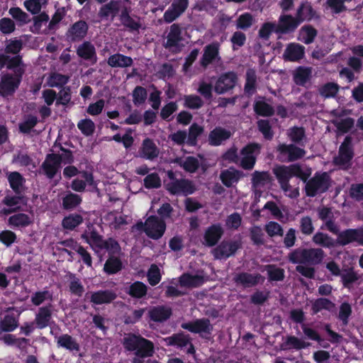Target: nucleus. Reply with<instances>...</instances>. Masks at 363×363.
I'll list each match as a JSON object with an SVG mask.
<instances>
[{
	"instance_id": "obj_58",
	"label": "nucleus",
	"mask_w": 363,
	"mask_h": 363,
	"mask_svg": "<svg viewBox=\"0 0 363 363\" xmlns=\"http://www.w3.org/2000/svg\"><path fill=\"white\" fill-rule=\"evenodd\" d=\"M69 77L59 73H52L48 79L47 83L50 86H62L67 83Z\"/></svg>"
},
{
	"instance_id": "obj_48",
	"label": "nucleus",
	"mask_w": 363,
	"mask_h": 363,
	"mask_svg": "<svg viewBox=\"0 0 363 363\" xmlns=\"http://www.w3.org/2000/svg\"><path fill=\"white\" fill-rule=\"evenodd\" d=\"M289 261L294 264L306 265V248L298 247L288 255Z\"/></svg>"
},
{
	"instance_id": "obj_28",
	"label": "nucleus",
	"mask_w": 363,
	"mask_h": 363,
	"mask_svg": "<svg viewBox=\"0 0 363 363\" xmlns=\"http://www.w3.org/2000/svg\"><path fill=\"white\" fill-rule=\"evenodd\" d=\"M74 160H44L41 168L48 178L52 179L56 175L61 163L70 164Z\"/></svg>"
},
{
	"instance_id": "obj_21",
	"label": "nucleus",
	"mask_w": 363,
	"mask_h": 363,
	"mask_svg": "<svg viewBox=\"0 0 363 363\" xmlns=\"http://www.w3.org/2000/svg\"><path fill=\"white\" fill-rule=\"evenodd\" d=\"M242 176L243 174L241 171L234 168H229L221 171L220 179L223 185L229 188L234 184H237Z\"/></svg>"
},
{
	"instance_id": "obj_27",
	"label": "nucleus",
	"mask_w": 363,
	"mask_h": 363,
	"mask_svg": "<svg viewBox=\"0 0 363 363\" xmlns=\"http://www.w3.org/2000/svg\"><path fill=\"white\" fill-rule=\"evenodd\" d=\"M332 113L335 116H337V118L333 121V123L337 128L338 133H347L352 127L354 124V121L352 118H340L342 113H343L342 111L334 110Z\"/></svg>"
},
{
	"instance_id": "obj_4",
	"label": "nucleus",
	"mask_w": 363,
	"mask_h": 363,
	"mask_svg": "<svg viewBox=\"0 0 363 363\" xmlns=\"http://www.w3.org/2000/svg\"><path fill=\"white\" fill-rule=\"evenodd\" d=\"M22 48V42L18 40H12L8 42L5 53L0 54V65L7 66L9 69L18 68L21 67V59L19 55L10 57L8 54L16 55Z\"/></svg>"
},
{
	"instance_id": "obj_23",
	"label": "nucleus",
	"mask_w": 363,
	"mask_h": 363,
	"mask_svg": "<svg viewBox=\"0 0 363 363\" xmlns=\"http://www.w3.org/2000/svg\"><path fill=\"white\" fill-rule=\"evenodd\" d=\"M310 345V343L299 339L294 335L286 336L285 340L280 345V349L284 351L305 349Z\"/></svg>"
},
{
	"instance_id": "obj_54",
	"label": "nucleus",
	"mask_w": 363,
	"mask_h": 363,
	"mask_svg": "<svg viewBox=\"0 0 363 363\" xmlns=\"http://www.w3.org/2000/svg\"><path fill=\"white\" fill-rule=\"evenodd\" d=\"M260 152V146L256 143L246 145L241 150V159H256Z\"/></svg>"
},
{
	"instance_id": "obj_50",
	"label": "nucleus",
	"mask_w": 363,
	"mask_h": 363,
	"mask_svg": "<svg viewBox=\"0 0 363 363\" xmlns=\"http://www.w3.org/2000/svg\"><path fill=\"white\" fill-rule=\"evenodd\" d=\"M82 202L80 196L72 192H69L62 198V207L65 210H72L75 208Z\"/></svg>"
},
{
	"instance_id": "obj_19",
	"label": "nucleus",
	"mask_w": 363,
	"mask_h": 363,
	"mask_svg": "<svg viewBox=\"0 0 363 363\" xmlns=\"http://www.w3.org/2000/svg\"><path fill=\"white\" fill-rule=\"evenodd\" d=\"M301 23L298 19L290 15H282L279 18L277 33H286L294 31Z\"/></svg>"
},
{
	"instance_id": "obj_13",
	"label": "nucleus",
	"mask_w": 363,
	"mask_h": 363,
	"mask_svg": "<svg viewBox=\"0 0 363 363\" xmlns=\"http://www.w3.org/2000/svg\"><path fill=\"white\" fill-rule=\"evenodd\" d=\"M238 77L235 72H228L221 74L216 80L214 90L218 94H224L235 87Z\"/></svg>"
},
{
	"instance_id": "obj_26",
	"label": "nucleus",
	"mask_w": 363,
	"mask_h": 363,
	"mask_svg": "<svg viewBox=\"0 0 363 363\" xmlns=\"http://www.w3.org/2000/svg\"><path fill=\"white\" fill-rule=\"evenodd\" d=\"M305 48L298 43H290L287 45L284 57L289 61L295 62L303 58Z\"/></svg>"
},
{
	"instance_id": "obj_8",
	"label": "nucleus",
	"mask_w": 363,
	"mask_h": 363,
	"mask_svg": "<svg viewBox=\"0 0 363 363\" xmlns=\"http://www.w3.org/2000/svg\"><path fill=\"white\" fill-rule=\"evenodd\" d=\"M336 235H338L340 246L343 247L351 243L363 246V225L357 228H347L342 231L339 230Z\"/></svg>"
},
{
	"instance_id": "obj_37",
	"label": "nucleus",
	"mask_w": 363,
	"mask_h": 363,
	"mask_svg": "<svg viewBox=\"0 0 363 363\" xmlns=\"http://www.w3.org/2000/svg\"><path fill=\"white\" fill-rule=\"evenodd\" d=\"M126 293L134 298H142L147 295V286L143 282L136 281L129 286Z\"/></svg>"
},
{
	"instance_id": "obj_41",
	"label": "nucleus",
	"mask_w": 363,
	"mask_h": 363,
	"mask_svg": "<svg viewBox=\"0 0 363 363\" xmlns=\"http://www.w3.org/2000/svg\"><path fill=\"white\" fill-rule=\"evenodd\" d=\"M315 15V12L308 2L302 3L296 12V18L301 23L311 20Z\"/></svg>"
},
{
	"instance_id": "obj_43",
	"label": "nucleus",
	"mask_w": 363,
	"mask_h": 363,
	"mask_svg": "<svg viewBox=\"0 0 363 363\" xmlns=\"http://www.w3.org/2000/svg\"><path fill=\"white\" fill-rule=\"evenodd\" d=\"M218 50L219 44L217 43L206 46L201 60L202 65L206 66L216 59L218 55Z\"/></svg>"
},
{
	"instance_id": "obj_15",
	"label": "nucleus",
	"mask_w": 363,
	"mask_h": 363,
	"mask_svg": "<svg viewBox=\"0 0 363 363\" xmlns=\"http://www.w3.org/2000/svg\"><path fill=\"white\" fill-rule=\"evenodd\" d=\"M224 230L220 223L212 224L208 227L203 235L204 244L213 247L218 244L223 235Z\"/></svg>"
},
{
	"instance_id": "obj_29",
	"label": "nucleus",
	"mask_w": 363,
	"mask_h": 363,
	"mask_svg": "<svg viewBox=\"0 0 363 363\" xmlns=\"http://www.w3.org/2000/svg\"><path fill=\"white\" fill-rule=\"evenodd\" d=\"M77 53L80 57L89 60L93 64L96 62L95 48L89 42H84L80 45L77 48Z\"/></svg>"
},
{
	"instance_id": "obj_56",
	"label": "nucleus",
	"mask_w": 363,
	"mask_h": 363,
	"mask_svg": "<svg viewBox=\"0 0 363 363\" xmlns=\"http://www.w3.org/2000/svg\"><path fill=\"white\" fill-rule=\"evenodd\" d=\"M311 74V69L306 67H298L294 72V79L297 84H304Z\"/></svg>"
},
{
	"instance_id": "obj_30",
	"label": "nucleus",
	"mask_w": 363,
	"mask_h": 363,
	"mask_svg": "<svg viewBox=\"0 0 363 363\" xmlns=\"http://www.w3.org/2000/svg\"><path fill=\"white\" fill-rule=\"evenodd\" d=\"M120 9L119 2L111 1L109 3L101 7L99 11V16L101 19H108L113 21L114 17L118 14Z\"/></svg>"
},
{
	"instance_id": "obj_44",
	"label": "nucleus",
	"mask_w": 363,
	"mask_h": 363,
	"mask_svg": "<svg viewBox=\"0 0 363 363\" xmlns=\"http://www.w3.org/2000/svg\"><path fill=\"white\" fill-rule=\"evenodd\" d=\"M141 154L147 159H154L158 157L159 150L151 140L145 139L143 143Z\"/></svg>"
},
{
	"instance_id": "obj_7",
	"label": "nucleus",
	"mask_w": 363,
	"mask_h": 363,
	"mask_svg": "<svg viewBox=\"0 0 363 363\" xmlns=\"http://www.w3.org/2000/svg\"><path fill=\"white\" fill-rule=\"evenodd\" d=\"M181 327L191 333L200 334L201 337L206 340H210L213 330L210 320L207 318H198L193 321L183 323Z\"/></svg>"
},
{
	"instance_id": "obj_17",
	"label": "nucleus",
	"mask_w": 363,
	"mask_h": 363,
	"mask_svg": "<svg viewBox=\"0 0 363 363\" xmlns=\"http://www.w3.org/2000/svg\"><path fill=\"white\" fill-rule=\"evenodd\" d=\"M172 315V308L166 306H153L148 311L150 319L156 323H163L167 320Z\"/></svg>"
},
{
	"instance_id": "obj_10",
	"label": "nucleus",
	"mask_w": 363,
	"mask_h": 363,
	"mask_svg": "<svg viewBox=\"0 0 363 363\" xmlns=\"http://www.w3.org/2000/svg\"><path fill=\"white\" fill-rule=\"evenodd\" d=\"M318 218L323 222L320 226L321 230L326 229L333 235L338 233L340 228L335 223L332 208L327 206L318 207L317 208Z\"/></svg>"
},
{
	"instance_id": "obj_49",
	"label": "nucleus",
	"mask_w": 363,
	"mask_h": 363,
	"mask_svg": "<svg viewBox=\"0 0 363 363\" xmlns=\"http://www.w3.org/2000/svg\"><path fill=\"white\" fill-rule=\"evenodd\" d=\"M340 276L341 277L343 286L347 289H350L351 286L359 278L358 274L354 272L352 268L344 270Z\"/></svg>"
},
{
	"instance_id": "obj_55",
	"label": "nucleus",
	"mask_w": 363,
	"mask_h": 363,
	"mask_svg": "<svg viewBox=\"0 0 363 363\" xmlns=\"http://www.w3.org/2000/svg\"><path fill=\"white\" fill-rule=\"evenodd\" d=\"M147 277L148 282L151 286H154L160 283L162 275L160 269L157 264H152L150 265L147 273Z\"/></svg>"
},
{
	"instance_id": "obj_1",
	"label": "nucleus",
	"mask_w": 363,
	"mask_h": 363,
	"mask_svg": "<svg viewBox=\"0 0 363 363\" xmlns=\"http://www.w3.org/2000/svg\"><path fill=\"white\" fill-rule=\"evenodd\" d=\"M273 173L281 189L285 192L291 189L289 180L292 177L298 178L303 182H306L305 191L307 196L314 197L319 193H325L330 187V177L326 172L321 174H316L308 179L312 169L306 165L293 164L289 166H278L273 169Z\"/></svg>"
},
{
	"instance_id": "obj_3",
	"label": "nucleus",
	"mask_w": 363,
	"mask_h": 363,
	"mask_svg": "<svg viewBox=\"0 0 363 363\" xmlns=\"http://www.w3.org/2000/svg\"><path fill=\"white\" fill-rule=\"evenodd\" d=\"M164 189L171 195L188 196L194 194L196 188L194 182L187 179H177L173 170L167 171V178L163 179Z\"/></svg>"
},
{
	"instance_id": "obj_64",
	"label": "nucleus",
	"mask_w": 363,
	"mask_h": 363,
	"mask_svg": "<svg viewBox=\"0 0 363 363\" xmlns=\"http://www.w3.org/2000/svg\"><path fill=\"white\" fill-rule=\"evenodd\" d=\"M69 289L71 294L79 297H81L84 291V286L75 275H73V279L69 282Z\"/></svg>"
},
{
	"instance_id": "obj_5",
	"label": "nucleus",
	"mask_w": 363,
	"mask_h": 363,
	"mask_svg": "<svg viewBox=\"0 0 363 363\" xmlns=\"http://www.w3.org/2000/svg\"><path fill=\"white\" fill-rule=\"evenodd\" d=\"M138 225L144 230L149 238L153 240H158L162 238L166 230L164 220L156 216L148 217L144 223L140 222Z\"/></svg>"
},
{
	"instance_id": "obj_62",
	"label": "nucleus",
	"mask_w": 363,
	"mask_h": 363,
	"mask_svg": "<svg viewBox=\"0 0 363 363\" xmlns=\"http://www.w3.org/2000/svg\"><path fill=\"white\" fill-rule=\"evenodd\" d=\"M144 186L147 189H158L161 186V179L157 173L147 174L144 179Z\"/></svg>"
},
{
	"instance_id": "obj_9",
	"label": "nucleus",
	"mask_w": 363,
	"mask_h": 363,
	"mask_svg": "<svg viewBox=\"0 0 363 363\" xmlns=\"http://www.w3.org/2000/svg\"><path fill=\"white\" fill-rule=\"evenodd\" d=\"M15 74H5L0 83V94L3 96L12 94L18 88L23 69L22 67L15 68Z\"/></svg>"
},
{
	"instance_id": "obj_60",
	"label": "nucleus",
	"mask_w": 363,
	"mask_h": 363,
	"mask_svg": "<svg viewBox=\"0 0 363 363\" xmlns=\"http://www.w3.org/2000/svg\"><path fill=\"white\" fill-rule=\"evenodd\" d=\"M250 240L254 245H262L264 243V233L260 226L254 225L250 229Z\"/></svg>"
},
{
	"instance_id": "obj_42",
	"label": "nucleus",
	"mask_w": 363,
	"mask_h": 363,
	"mask_svg": "<svg viewBox=\"0 0 363 363\" xmlns=\"http://www.w3.org/2000/svg\"><path fill=\"white\" fill-rule=\"evenodd\" d=\"M7 178L12 190L16 194H21V187L26 182L23 177L18 172H12L9 174Z\"/></svg>"
},
{
	"instance_id": "obj_18",
	"label": "nucleus",
	"mask_w": 363,
	"mask_h": 363,
	"mask_svg": "<svg viewBox=\"0 0 363 363\" xmlns=\"http://www.w3.org/2000/svg\"><path fill=\"white\" fill-rule=\"evenodd\" d=\"M117 298L116 293L111 289L99 290L91 294L90 301L96 305L108 304Z\"/></svg>"
},
{
	"instance_id": "obj_45",
	"label": "nucleus",
	"mask_w": 363,
	"mask_h": 363,
	"mask_svg": "<svg viewBox=\"0 0 363 363\" xmlns=\"http://www.w3.org/2000/svg\"><path fill=\"white\" fill-rule=\"evenodd\" d=\"M83 217L79 213H71L65 216L62 225L65 229L72 230L83 223Z\"/></svg>"
},
{
	"instance_id": "obj_47",
	"label": "nucleus",
	"mask_w": 363,
	"mask_h": 363,
	"mask_svg": "<svg viewBox=\"0 0 363 363\" xmlns=\"http://www.w3.org/2000/svg\"><path fill=\"white\" fill-rule=\"evenodd\" d=\"M181 30L178 25L173 24L170 27V31L167 35L166 46L170 49H173L178 45L181 40Z\"/></svg>"
},
{
	"instance_id": "obj_39",
	"label": "nucleus",
	"mask_w": 363,
	"mask_h": 363,
	"mask_svg": "<svg viewBox=\"0 0 363 363\" xmlns=\"http://www.w3.org/2000/svg\"><path fill=\"white\" fill-rule=\"evenodd\" d=\"M334 307L335 303L332 302L330 299L326 298H318L312 303V314H318L322 310L330 311L334 308Z\"/></svg>"
},
{
	"instance_id": "obj_63",
	"label": "nucleus",
	"mask_w": 363,
	"mask_h": 363,
	"mask_svg": "<svg viewBox=\"0 0 363 363\" xmlns=\"http://www.w3.org/2000/svg\"><path fill=\"white\" fill-rule=\"evenodd\" d=\"M352 313V307L349 303L344 302L340 305L338 318L342 321L343 325L348 324L349 318Z\"/></svg>"
},
{
	"instance_id": "obj_6",
	"label": "nucleus",
	"mask_w": 363,
	"mask_h": 363,
	"mask_svg": "<svg viewBox=\"0 0 363 363\" xmlns=\"http://www.w3.org/2000/svg\"><path fill=\"white\" fill-rule=\"evenodd\" d=\"M89 239L96 248L100 250H106L110 257L118 255L121 251V247L116 239L108 238L104 240L102 235H99L96 230L90 232Z\"/></svg>"
},
{
	"instance_id": "obj_31",
	"label": "nucleus",
	"mask_w": 363,
	"mask_h": 363,
	"mask_svg": "<svg viewBox=\"0 0 363 363\" xmlns=\"http://www.w3.org/2000/svg\"><path fill=\"white\" fill-rule=\"evenodd\" d=\"M277 150L283 156H289V159H298L304 157L305 151L293 145L281 144L277 147Z\"/></svg>"
},
{
	"instance_id": "obj_52",
	"label": "nucleus",
	"mask_w": 363,
	"mask_h": 363,
	"mask_svg": "<svg viewBox=\"0 0 363 363\" xmlns=\"http://www.w3.org/2000/svg\"><path fill=\"white\" fill-rule=\"evenodd\" d=\"M316 34V30L311 26H303L299 31L298 39L306 44H309L313 41Z\"/></svg>"
},
{
	"instance_id": "obj_36",
	"label": "nucleus",
	"mask_w": 363,
	"mask_h": 363,
	"mask_svg": "<svg viewBox=\"0 0 363 363\" xmlns=\"http://www.w3.org/2000/svg\"><path fill=\"white\" fill-rule=\"evenodd\" d=\"M231 136L230 131L222 128H216L209 134L208 140L212 145H219Z\"/></svg>"
},
{
	"instance_id": "obj_46",
	"label": "nucleus",
	"mask_w": 363,
	"mask_h": 363,
	"mask_svg": "<svg viewBox=\"0 0 363 363\" xmlns=\"http://www.w3.org/2000/svg\"><path fill=\"white\" fill-rule=\"evenodd\" d=\"M9 223L14 227L25 228L31 224L32 220L28 215L19 213L10 216Z\"/></svg>"
},
{
	"instance_id": "obj_16",
	"label": "nucleus",
	"mask_w": 363,
	"mask_h": 363,
	"mask_svg": "<svg viewBox=\"0 0 363 363\" xmlns=\"http://www.w3.org/2000/svg\"><path fill=\"white\" fill-rule=\"evenodd\" d=\"M187 6L188 0H174L164 14V21L167 23L172 22L186 10Z\"/></svg>"
},
{
	"instance_id": "obj_57",
	"label": "nucleus",
	"mask_w": 363,
	"mask_h": 363,
	"mask_svg": "<svg viewBox=\"0 0 363 363\" xmlns=\"http://www.w3.org/2000/svg\"><path fill=\"white\" fill-rule=\"evenodd\" d=\"M255 23L252 15L250 13L241 14L236 20V26L238 28L246 30L250 28Z\"/></svg>"
},
{
	"instance_id": "obj_34",
	"label": "nucleus",
	"mask_w": 363,
	"mask_h": 363,
	"mask_svg": "<svg viewBox=\"0 0 363 363\" xmlns=\"http://www.w3.org/2000/svg\"><path fill=\"white\" fill-rule=\"evenodd\" d=\"M88 30L86 22L79 21L76 22L68 30V37L72 40H77L83 38Z\"/></svg>"
},
{
	"instance_id": "obj_24",
	"label": "nucleus",
	"mask_w": 363,
	"mask_h": 363,
	"mask_svg": "<svg viewBox=\"0 0 363 363\" xmlns=\"http://www.w3.org/2000/svg\"><path fill=\"white\" fill-rule=\"evenodd\" d=\"M179 282L181 286L196 288L203 284L205 279L202 275H192L189 273H184L179 277Z\"/></svg>"
},
{
	"instance_id": "obj_38",
	"label": "nucleus",
	"mask_w": 363,
	"mask_h": 363,
	"mask_svg": "<svg viewBox=\"0 0 363 363\" xmlns=\"http://www.w3.org/2000/svg\"><path fill=\"white\" fill-rule=\"evenodd\" d=\"M108 64L112 67H127L133 63L131 57L121 54H114L108 59Z\"/></svg>"
},
{
	"instance_id": "obj_32",
	"label": "nucleus",
	"mask_w": 363,
	"mask_h": 363,
	"mask_svg": "<svg viewBox=\"0 0 363 363\" xmlns=\"http://www.w3.org/2000/svg\"><path fill=\"white\" fill-rule=\"evenodd\" d=\"M57 345L58 347L65 348L70 352H79L80 350L79 343L69 334H63L59 336Z\"/></svg>"
},
{
	"instance_id": "obj_53",
	"label": "nucleus",
	"mask_w": 363,
	"mask_h": 363,
	"mask_svg": "<svg viewBox=\"0 0 363 363\" xmlns=\"http://www.w3.org/2000/svg\"><path fill=\"white\" fill-rule=\"evenodd\" d=\"M299 230L306 236H309L313 233L315 228L312 218L310 216H306L301 218L299 220Z\"/></svg>"
},
{
	"instance_id": "obj_20",
	"label": "nucleus",
	"mask_w": 363,
	"mask_h": 363,
	"mask_svg": "<svg viewBox=\"0 0 363 363\" xmlns=\"http://www.w3.org/2000/svg\"><path fill=\"white\" fill-rule=\"evenodd\" d=\"M312 241L316 245L320 246L325 248H333L339 245L338 242V235H337V238L334 239L328 234L318 231L316 232L313 238Z\"/></svg>"
},
{
	"instance_id": "obj_61",
	"label": "nucleus",
	"mask_w": 363,
	"mask_h": 363,
	"mask_svg": "<svg viewBox=\"0 0 363 363\" xmlns=\"http://www.w3.org/2000/svg\"><path fill=\"white\" fill-rule=\"evenodd\" d=\"M264 230L267 235L271 237L283 236L284 230L280 224L275 221H269L265 225Z\"/></svg>"
},
{
	"instance_id": "obj_11",
	"label": "nucleus",
	"mask_w": 363,
	"mask_h": 363,
	"mask_svg": "<svg viewBox=\"0 0 363 363\" xmlns=\"http://www.w3.org/2000/svg\"><path fill=\"white\" fill-rule=\"evenodd\" d=\"M241 247L240 240H224L213 250V255L218 259H227L233 256Z\"/></svg>"
},
{
	"instance_id": "obj_40",
	"label": "nucleus",
	"mask_w": 363,
	"mask_h": 363,
	"mask_svg": "<svg viewBox=\"0 0 363 363\" xmlns=\"http://www.w3.org/2000/svg\"><path fill=\"white\" fill-rule=\"evenodd\" d=\"M123 268V263L120 258L111 256L109 257L104 266V271L107 274H115L120 272Z\"/></svg>"
},
{
	"instance_id": "obj_59",
	"label": "nucleus",
	"mask_w": 363,
	"mask_h": 363,
	"mask_svg": "<svg viewBox=\"0 0 363 363\" xmlns=\"http://www.w3.org/2000/svg\"><path fill=\"white\" fill-rule=\"evenodd\" d=\"M52 296L49 291H38L33 294L31 296V303L35 306H39L46 300H52Z\"/></svg>"
},
{
	"instance_id": "obj_33",
	"label": "nucleus",
	"mask_w": 363,
	"mask_h": 363,
	"mask_svg": "<svg viewBox=\"0 0 363 363\" xmlns=\"http://www.w3.org/2000/svg\"><path fill=\"white\" fill-rule=\"evenodd\" d=\"M18 326V320L13 314H6L0 320V335L3 333L14 331Z\"/></svg>"
},
{
	"instance_id": "obj_14",
	"label": "nucleus",
	"mask_w": 363,
	"mask_h": 363,
	"mask_svg": "<svg viewBox=\"0 0 363 363\" xmlns=\"http://www.w3.org/2000/svg\"><path fill=\"white\" fill-rule=\"evenodd\" d=\"M237 285L244 288L253 287L264 281V277L259 273L250 274L245 272L237 273L233 279Z\"/></svg>"
},
{
	"instance_id": "obj_35",
	"label": "nucleus",
	"mask_w": 363,
	"mask_h": 363,
	"mask_svg": "<svg viewBox=\"0 0 363 363\" xmlns=\"http://www.w3.org/2000/svg\"><path fill=\"white\" fill-rule=\"evenodd\" d=\"M251 180L252 187L257 189L261 186H264L266 184H272L273 179L269 172L255 171L252 174Z\"/></svg>"
},
{
	"instance_id": "obj_12",
	"label": "nucleus",
	"mask_w": 363,
	"mask_h": 363,
	"mask_svg": "<svg viewBox=\"0 0 363 363\" xmlns=\"http://www.w3.org/2000/svg\"><path fill=\"white\" fill-rule=\"evenodd\" d=\"M52 304L48 303L44 306L40 307L38 312L35 313L34 321L35 323L36 328L42 330L48 326H50L51 324H54L57 329L60 330L58 325H56L55 322L52 320Z\"/></svg>"
},
{
	"instance_id": "obj_25",
	"label": "nucleus",
	"mask_w": 363,
	"mask_h": 363,
	"mask_svg": "<svg viewBox=\"0 0 363 363\" xmlns=\"http://www.w3.org/2000/svg\"><path fill=\"white\" fill-rule=\"evenodd\" d=\"M325 256V252L322 248H306V265H318L323 262Z\"/></svg>"
},
{
	"instance_id": "obj_2",
	"label": "nucleus",
	"mask_w": 363,
	"mask_h": 363,
	"mask_svg": "<svg viewBox=\"0 0 363 363\" xmlns=\"http://www.w3.org/2000/svg\"><path fill=\"white\" fill-rule=\"evenodd\" d=\"M125 350L134 352L133 363H144V358L150 357L155 353L153 342L140 335L130 333L123 338Z\"/></svg>"
},
{
	"instance_id": "obj_51",
	"label": "nucleus",
	"mask_w": 363,
	"mask_h": 363,
	"mask_svg": "<svg viewBox=\"0 0 363 363\" xmlns=\"http://www.w3.org/2000/svg\"><path fill=\"white\" fill-rule=\"evenodd\" d=\"M268 279L269 281H281L284 279V269L274 264L267 265Z\"/></svg>"
},
{
	"instance_id": "obj_22",
	"label": "nucleus",
	"mask_w": 363,
	"mask_h": 363,
	"mask_svg": "<svg viewBox=\"0 0 363 363\" xmlns=\"http://www.w3.org/2000/svg\"><path fill=\"white\" fill-rule=\"evenodd\" d=\"M164 340L167 346H174L182 349L186 347L189 343H190L191 337L189 335L179 332L165 337Z\"/></svg>"
}]
</instances>
